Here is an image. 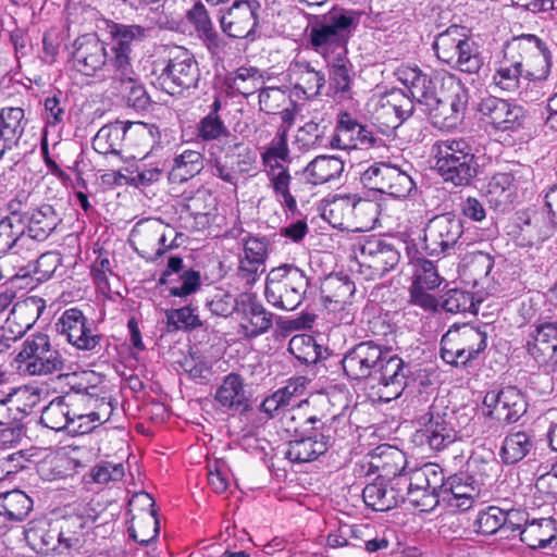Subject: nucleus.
Listing matches in <instances>:
<instances>
[{
	"instance_id": "obj_43",
	"label": "nucleus",
	"mask_w": 557,
	"mask_h": 557,
	"mask_svg": "<svg viewBox=\"0 0 557 557\" xmlns=\"http://www.w3.org/2000/svg\"><path fill=\"white\" fill-rule=\"evenodd\" d=\"M419 423L424 426L418 435L421 441L425 440L431 449L441 450L447 447L448 443L454 442V436L449 433H444V419L434 407H431L429 412L421 416Z\"/></svg>"
},
{
	"instance_id": "obj_44",
	"label": "nucleus",
	"mask_w": 557,
	"mask_h": 557,
	"mask_svg": "<svg viewBox=\"0 0 557 557\" xmlns=\"http://www.w3.org/2000/svg\"><path fill=\"white\" fill-rule=\"evenodd\" d=\"M532 223L542 240L552 237L557 232V185L546 191L542 211L527 221V224Z\"/></svg>"
},
{
	"instance_id": "obj_25",
	"label": "nucleus",
	"mask_w": 557,
	"mask_h": 557,
	"mask_svg": "<svg viewBox=\"0 0 557 557\" xmlns=\"http://www.w3.org/2000/svg\"><path fill=\"white\" fill-rule=\"evenodd\" d=\"M478 111L484 123L503 132L519 127L523 116L521 107L495 96L482 98Z\"/></svg>"
},
{
	"instance_id": "obj_57",
	"label": "nucleus",
	"mask_w": 557,
	"mask_h": 557,
	"mask_svg": "<svg viewBox=\"0 0 557 557\" xmlns=\"http://www.w3.org/2000/svg\"><path fill=\"white\" fill-rule=\"evenodd\" d=\"M77 467L79 462L70 455H53L40 463L39 472L49 480L61 479L71 475Z\"/></svg>"
},
{
	"instance_id": "obj_38",
	"label": "nucleus",
	"mask_w": 557,
	"mask_h": 557,
	"mask_svg": "<svg viewBox=\"0 0 557 557\" xmlns=\"http://www.w3.org/2000/svg\"><path fill=\"white\" fill-rule=\"evenodd\" d=\"M33 510L32 498L21 490L0 494V529L24 521Z\"/></svg>"
},
{
	"instance_id": "obj_62",
	"label": "nucleus",
	"mask_w": 557,
	"mask_h": 557,
	"mask_svg": "<svg viewBox=\"0 0 557 557\" xmlns=\"http://www.w3.org/2000/svg\"><path fill=\"white\" fill-rule=\"evenodd\" d=\"M288 127H281L269 147L262 153L264 164L274 165L277 161H287L289 159V148L287 144Z\"/></svg>"
},
{
	"instance_id": "obj_2",
	"label": "nucleus",
	"mask_w": 557,
	"mask_h": 557,
	"mask_svg": "<svg viewBox=\"0 0 557 557\" xmlns=\"http://www.w3.org/2000/svg\"><path fill=\"white\" fill-rule=\"evenodd\" d=\"M361 12L333 7L329 12L317 15L310 23L309 42L312 49L327 58L346 47L347 39L360 23Z\"/></svg>"
},
{
	"instance_id": "obj_8",
	"label": "nucleus",
	"mask_w": 557,
	"mask_h": 557,
	"mask_svg": "<svg viewBox=\"0 0 557 557\" xmlns=\"http://www.w3.org/2000/svg\"><path fill=\"white\" fill-rule=\"evenodd\" d=\"M440 91L429 108L434 125L444 129L457 127L465 117L469 92L465 84L451 73L437 77Z\"/></svg>"
},
{
	"instance_id": "obj_45",
	"label": "nucleus",
	"mask_w": 557,
	"mask_h": 557,
	"mask_svg": "<svg viewBox=\"0 0 557 557\" xmlns=\"http://www.w3.org/2000/svg\"><path fill=\"white\" fill-rule=\"evenodd\" d=\"M556 534V520L541 518L528 521L520 533V537L530 548L537 549L548 546L555 540Z\"/></svg>"
},
{
	"instance_id": "obj_5",
	"label": "nucleus",
	"mask_w": 557,
	"mask_h": 557,
	"mask_svg": "<svg viewBox=\"0 0 557 557\" xmlns=\"http://www.w3.org/2000/svg\"><path fill=\"white\" fill-rule=\"evenodd\" d=\"M309 284V278L301 269L284 263L268 273L264 296L273 307L293 311L301 305Z\"/></svg>"
},
{
	"instance_id": "obj_31",
	"label": "nucleus",
	"mask_w": 557,
	"mask_h": 557,
	"mask_svg": "<svg viewBox=\"0 0 557 557\" xmlns=\"http://www.w3.org/2000/svg\"><path fill=\"white\" fill-rule=\"evenodd\" d=\"M355 293L354 283L339 277L329 278L321 288V298L324 307L334 313H338V322L350 324L354 313L350 310L349 301Z\"/></svg>"
},
{
	"instance_id": "obj_4",
	"label": "nucleus",
	"mask_w": 557,
	"mask_h": 557,
	"mask_svg": "<svg viewBox=\"0 0 557 557\" xmlns=\"http://www.w3.org/2000/svg\"><path fill=\"white\" fill-rule=\"evenodd\" d=\"M436 59L458 71L476 74L483 66V58L465 27L451 25L437 34L432 44Z\"/></svg>"
},
{
	"instance_id": "obj_23",
	"label": "nucleus",
	"mask_w": 557,
	"mask_h": 557,
	"mask_svg": "<svg viewBox=\"0 0 557 557\" xmlns=\"http://www.w3.org/2000/svg\"><path fill=\"white\" fill-rule=\"evenodd\" d=\"M401 358L385 349L371 379L382 386L381 397L386 401L399 397L405 389L408 372Z\"/></svg>"
},
{
	"instance_id": "obj_16",
	"label": "nucleus",
	"mask_w": 557,
	"mask_h": 557,
	"mask_svg": "<svg viewBox=\"0 0 557 557\" xmlns=\"http://www.w3.org/2000/svg\"><path fill=\"white\" fill-rule=\"evenodd\" d=\"M73 66L86 76L102 78L117 77L114 66H110V54L104 42L91 35L78 37L74 42Z\"/></svg>"
},
{
	"instance_id": "obj_64",
	"label": "nucleus",
	"mask_w": 557,
	"mask_h": 557,
	"mask_svg": "<svg viewBox=\"0 0 557 557\" xmlns=\"http://www.w3.org/2000/svg\"><path fill=\"white\" fill-rule=\"evenodd\" d=\"M166 171V164L164 161L159 160L151 164L143 163L137 165L133 172L132 183L135 186L147 187L153 183L159 182Z\"/></svg>"
},
{
	"instance_id": "obj_55",
	"label": "nucleus",
	"mask_w": 557,
	"mask_h": 557,
	"mask_svg": "<svg viewBox=\"0 0 557 557\" xmlns=\"http://www.w3.org/2000/svg\"><path fill=\"white\" fill-rule=\"evenodd\" d=\"M112 79L119 81L122 85V91L125 95L128 106L136 110H145L150 104V98L144 87L137 79V76L132 67V74L128 77H113Z\"/></svg>"
},
{
	"instance_id": "obj_51",
	"label": "nucleus",
	"mask_w": 557,
	"mask_h": 557,
	"mask_svg": "<svg viewBox=\"0 0 557 557\" xmlns=\"http://www.w3.org/2000/svg\"><path fill=\"white\" fill-rule=\"evenodd\" d=\"M412 462L407 455H372L371 466L382 479L404 481Z\"/></svg>"
},
{
	"instance_id": "obj_14",
	"label": "nucleus",
	"mask_w": 557,
	"mask_h": 557,
	"mask_svg": "<svg viewBox=\"0 0 557 557\" xmlns=\"http://www.w3.org/2000/svg\"><path fill=\"white\" fill-rule=\"evenodd\" d=\"M368 112L383 133L400 126L412 113V99L401 89L373 95L367 103Z\"/></svg>"
},
{
	"instance_id": "obj_18",
	"label": "nucleus",
	"mask_w": 557,
	"mask_h": 557,
	"mask_svg": "<svg viewBox=\"0 0 557 557\" xmlns=\"http://www.w3.org/2000/svg\"><path fill=\"white\" fill-rule=\"evenodd\" d=\"M136 138L145 148L152 141V132L147 124L134 123L128 126L120 121L102 126L92 139V148L100 154L121 153L122 143Z\"/></svg>"
},
{
	"instance_id": "obj_50",
	"label": "nucleus",
	"mask_w": 557,
	"mask_h": 557,
	"mask_svg": "<svg viewBox=\"0 0 557 557\" xmlns=\"http://www.w3.org/2000/svg\"><path fill=\"white\" fill-rule=\"evenodd\" d=\"M346 210L352 212L351 230L364 232L375 226L380 214V203L352 195V207H346Z\"/></svg>"
},
{
	"instance_id": "obj_41",
	"label": "nucleus",
	"mask_w": 557,
	"mask_h": 557,
	"mask_svg": "<svg viewBox=\"0 0 557 557\" xmlns=\"http://www.w3.org/2000/svg\"><path fill=\"white\" fill-rule=\"evenodd\" d=\"M270 186L276 201L289 212L297 210V190L292 185V175L287 168L280 163L271 165L268 172Z\"/></svg>"
},
{
	"instance_id": "obj_1",
	"label": "nucleus",
	"mask_w": 557,
	"mask_h": 557,
	"mask_svg": "<svg viewBox=\"0 0 557 557\" xmlns=\"http://www.w3.org/2000/svg\"><path fill=\"white\" fill-rule=\"evenodd\" d=\"M552 67V54L546 45L533 34L513 37L495 65L492 84L499 91L515 94L523 81H545Z\"/></svg>"
},
{
	"instance_id": "obj_33",
	"label": "nucleus",
	"mask_w": 557,
	"mask_h": 557,
	"mask_svg": "<svg viewBox=\"0 0 557 557\" xmlns=\"http://www.w3.org/2000/svg\"><path fill=\"white\" fill-rule=\"evenodd\" d=\"M239 304L242 305L239 312L242 319L238 325V333L244 337H257L272 327L273 314L268 312L256 297L244 294L242 295V301Z\"/></svg>"
},
{
	"instance_id": "obj_36",
	"label": "nucleus",
	"mask_w": 557,
	"mask_h": 557,
	"mask_svg": "<svg viewBox=\"0 0 557 557\" xmlns=\"http://www.w3.org/2000/svg\"><path fill=\"white\" fill-rule=\"evenodd\" d=\"M26 222V232L37 243L46 240L62 222L60 213L52 205L41 203L22 213Z\"/></svg>"
},
{
	"instance_id": "obj_42",
	"label": "nucleus",
	"mask_w": 557,
	"mask_h": 557,
	"mask_svg": "<svg viewBox=\"0 0 557 557\" xmlns=\"http://www.w3.org/2000/svg\"><path fill=\"white\" fill-rule=\"evenodd\" d=\"M364 504L376 511H387L405 499L400 490L388 485L384 480L368 484L362 492Z\"/></svg>"
},
{
	"instance_id": "obj_7",
	"label": "nucleus",
	"mask_w": 557,
	"mask_h": 557,
	"mask_svg": "<svg viewBox=\"0 0 557 557\" xmlns=\"http://www.w3.org/2000/svg\"><path fill=\"white\" fill-rule=\"evenodd\" d=\"M184 238V234L161 220L147 219L135 224L131 231L129 244L139 257L156 262L165 252L178 248Z\"/></svg>"
},
{
	"instance_id": "obj_27",
	"label": "nucleus",
	"mask_w": 557,
	"mask_h": 557,
	"mask_svg": "<svg viewBox=\"0 0 557 557\" xmlns=\"http://www.w3.org/2000/svg\"><path fill=\"white\" fill-rule=\"evenodd\" d=\"M531 173L529 166H520L516 171L494 174L485 187L488 201L496 208L512 203L517 190L529 182Z\"/></svg>"
},
{
	"instance_id": "obj_61",
	"label": "nucleus",
	"mask_w": 557,
	"mask_h": 557,
	"mask_svg": "<svg viewBox=\"0 0 557 557\" xmlns=\"http://www.w3.org/2000/svg\"><path fill=\"white\" fill-rule=\"evenodd\" d=\"M227 146V152H230L231 157L236 158L232 163L238 175L249 173L256 169L257 153L253 149L236 139Z\"/></svg>"
},
{
	"instance_id": "obj_46",
	"label": "nucleus",
	"mask_w": 557,
	"mask_h": 557,
	"mask_svg": "<svg viewBox=\"0 0 557 557\" xmlns=\"http://www.w3.org/2000/svg\"><path fill=\"white\" fill-rule=\"evenodd\" d=\"M205 168L203 156L196 150H184L173 159L168 178L171 183L181 184L199 174Z\"/></svg>"
},
{
	"instance_id": "obj_56",
	"label": "nucleus",
	"mask_w": 557,
	"mask_h": 557,
	"mask_svg": "<svg viewBox=\"0 0 557 557\" xmlns=\"http://www.w3.org/2000/svg\"><path fill=\"white\" fill-rule=\"evenodd\" d=\"M25 540L33 550L45 554L54 545V535L45 521H32L25 530Z\"/></svg>"
},
{
	"instance_id": "obj_22",
	"label": "nucleus",
	"mask_w": 557,
	"mask_h": 557,
	"mask_svg": "<svg viewBox=\"0 0 557 557\" xmlns=\"http://www.w3.org/2000/svg\"><path fill=\"white\" fill-rule=\"evenodd\" d=\"M261 4L258 0H236L221 16L222 30L232 38L253 36L259 24Z\"/></svg>"
},
{
	"instance_id": "obj_11",
	"label": "nucleus",
	"mask_w": 557,
	"mask_h": 557,
	"mask_svg": "<svg viewBox=\"0 0 557 557\" xmlns=\"http://www.w3.org/2000/svg\"><path fill=\"white\" fill-rule=\"evenodd\" d=\"M359 273L368 281L383 277L399 262L398 250L388 242L368 236L356 244Z\"/></svg>"
},
{
	"instance_id": "obj_48",
	"label": "nucleus",
	"mask_w": 557,
	"mask_h": 557,
	"mask_svg": "<svg viewBox=\"0 0 557 557\" xmlns=\"http://www.w3.org/2000/svg\"><path fill=\"white\" fill-rule=\"evenodd\" d=\"M186 17L188 22L193 24L198 36L203 40L209 50L219 48L218 32L214 29L209 13L201 1H197L193 4L186 12Z\"/></svg>"
},
{
	"instance_id": "obj_3",
	"label": "nucleus",
	"mask_w": 557,
	"mask_h": 557,
	"mask_svg": "<svg viewBox=\"0 0 557 557\" xmlns=\"http://www.w3.org/2000/svg\"><path fill=\"white\" fill-rule=\"evenodd\" d=\"M432 153L440 176L454 186H468L478 174L472 146L462 138L434 143Z\"/></svg>"
},
{
	"instance_id": "obj_58",
	"label": "nucleus",
	"mask_w": 557,
	"mask_h": 557,
	"mask_svg": "<svg viewBox=\"0 0 557 557\" xmlns=\"http://www.w3.org/2000/svg\"><path fill=\"white\" fill-rule=\"evenodd\" d=\"M410 263L413 268V286L435 289L441 285L442 278L432 261L424 258H416Z\"/></svg>"
},
{
	"instance_id": "obj_63",
	"label": "nucleus",
	"mask_w": 557,
	"mask_h": 557,
	"mask_svg": "<svg viewBox=\"0 0 557 557\" xmlns=\"http://www.w3.org/2000/svg\"><path fill=\"white\" fill-rule=\"evenodd\" d=\"M22 259L28 262V268L33 267V272L39 275V280L49 278L61 264V257L58 252L54 251H47L40 253V251L38 250V253L34 259Z\"/></svg>"
},
{
	"instance_id": "obj_39",
	"label": "nucleus",
	"mask_w": 557,
	"mask_h": 557,
	"mask_svg": "<svg viewBox=\"0 0 557 557\" xmlns=\"http://www.w3.org/2000/svg\"><path fill=\"white\" fill-rule=\"evenodd\" d=\"M27 121L20 107H5L0 110V149H12L24 134Z\"/></svg>"
},
{
	"instance_id": "obj_24",
	"label": "nucleus",
	"mask_w": 557,
	"mask_h": 557,
	"mask_svg": "<svg viewBox=\"0 0 557 557\" xmlns=\"http://www.w3.org/2000/svg\"><path fill=\"white\" fill-rule=\"evenodd\" d=\"M384 351L382 346L372 341L357 344L342 361L345 374L352 380L371 379Z\"/></svg>"
},
{
	"instance_id": "obj_29",
	"label": "nucleus",
	"mask_w": 557,
	"mask_h": 557,
	"mask_svg": "<svg viewBox=\"0 0 557 557\" xmlns=\"http://www.w3.org/2000/svg\"><path fill=\"white\" fill-rule=\"evenodd\" d=\"M213 399L218 409L231 416L247 412L251 408L245 380L237 373H230L223 377Z\"/></svg>"
},
{
	"instance_id": "obj_32",
	"label": "nucleus",
	"mask_w": 557,
	"mask_h": 557,
	"mask_svg": "<svg viewBox=\"0 0 557 557\" xmlns=\"http://www.w3.org/2000/svg\"><path fill=\"white\" fill-rule=\"evenodd\" d=\"M375 141V136L367 126L360 124L349 113L344 112L338 115L335 133L330 140V145L332 148L352 149L359 145L373 146Z\"/></svg>"
},
{
	"instance_id": "obj_17",
	"label": "nucleus",
	"mask_w": 557,
	"mask_h": 557,
	"mask_svg": "<svg viewBox=\"0 0 557 557\" xmlns=\"http://www.w3.org/2000/svg\"><path fill=\"white\" fill-rule=\"evenodd\" d=\"M55 329L78 350L98 352L100 349L101 334L94 322L77 308L66 309L55 323Z\"/></svg>"
},
{
	"instance_id": "obj_13",
	"label": "nucleus",
	"mask_w": 557,
	"mask_h": 557,
	"mask_svg": "<svg viewBox=\"0 0 557 557\" xmlns=\"http://www.w3.org/2000/svg\"><path fill=\"white\" fill-rule=\"evenodd\" d=\"M24 363V370L30 375H48L61 372L64 360L61 354L51 347L49 336L44 333L29 335L16 356Z\"/></svg>"
},
{
	"instance_id": "obj_52",
	"label": "nucleus",
	"mask_w": 557,
	"mask_h": 557,
	"mask_svg": "<svg viewBox=\"0 0 557 557\" xmlns=\"http://www.w3.org/2000/svg\"><path fill=\"white\" fill-rule=\"evenodd\" d=\"M186 208L199 223L207 224L216 210V199L210 189L201 187L187 200Z\"/></svg>"
},
{
	"instance_id": "obj_47",
	"label": "nucleus",
	"mask_w": 557,
	"mask_h": 557,
	"mask_svg": "<svg viewBox=\"0 0 557 557\" xmlns=\"http://www.w3.org/2000/svg\"><path fill=\"white\" fill-rule=\"evenodd\" d=\"M324 59L330 66V77L336 92L346 97L351 85V64L347 58V48L339 47L338 52L327 54V58Z\"/></svg>"
},
{
	"instance_id": "obj_40",
	"label": "nucleus",
	"mask_w": 557,
	"mask_h": 557,
	"mask_svg": "<svg viewBox=\"0 0 557 557\" xmlns=\"http://www.w3.org/2000/svg\"><path fill=\"white\" fill-rule=\"evenodd\" d=\"M344 161L335 156H318L302 171L304 178L311 185H322L341 177Z\"/></svg>"
},
{
	"instance_id": "obj_10",
	"label": "nucleus",
	"mask_w": 557,
	"mask_h": 557,
	"mask_svg": "<svg viewBox=\"0 0 557 557\" xmlns=\"http://www.w3.org/2000/svg\"><path fill=\"white\" fill-rule=\"evenodd\" d=\"M485 332L470 325L449 329L441 339V357L451 366H466L486 348Z\"/></svg>"
},
{
	"instance_id": "obj_28",
	"label": "nucleus",
	"mask_w": 557,
	"mask_h": 557,
	"mask_svg": "<svg viewBox=\"0 0 557 557\" xmlns=\"http://www.w3.org/2000/svg\"><path fill=\"white\" fill-rule=\"evenodd\" d=\"M268 259V242L264 238L244 239L243 251L238 257L237 277L247 286H252L264 271Z\"/></svg>"
},
{
	"instance_id": "obj_30",
	"label": "nucleus",
	"mask_w": 557,
	"mask_h": 557,
	"mask_svg": "<svg viewBox=\"0 0 557 557\" xmlns=\"http://www.w3.org/2000/svg\"><path fill=\"white\" fill-rule=\"evenodd\" d=\"M287 79L298 99L318 96L325 84V75L306 60H295L287 69Z\"/></svg>"
},
{
	"instance_id": "obj_6",
	"label": "nucleus",
	"mask_w": 557,
	"mask_h": 557,
	"mask_svg": "<svg viewBox=\"0 0 557 557\" xmlns=\"http://www.w3.org/2000/svg\"><path fill=\"white\" fill-rule=\"evenodd\" d=\"M417 174L413 166L407 162L403 164L373 162L360 171V182L369 189L395 198H406L417 191L414 178Z\"/></svg>"
},
{
	"instance_id": "obj_59",
	"label": "nucleus",
	"mask_w": 557,
	"mask_h": 557,
	"mask_svg": "<svg viewBox=\"0 0 557 557\" xmlns=\"http://www.w3.org/2000/svg\"><path fill=\"white\" fill-rule=\"evenodd\" d=\"M346 207H352V195L339 197L329 205L324 210V216L329 222L341 228H351L352 212L346 210Z\"/></svg>"
},
{
	"instance_id": "obj_53",
	"label": "nucleus",
	"mask_w": 557,
	"mask_h": 557,
	"mask_svg": "<svg viewBox=\"0 0 557 557\" xmlns=\"http://www.w3.org/2000/svg\"><path fill=\"white\" fill-rule=\"evenodd\" d=\"M197 136L202 140H219L230 145L236 137L233 136L221 116H203L197 124Z\"/></svg>"
},
{
	"instance_id": "obj_20",
	"label": "nucleus",
	"mask_w": 557,
	"mask_h": 557,
	"mask_svg": "<svg viewBox=\"0 0 557 557\" xmlns=\"http://www.w3.org/2000/svg\"><path fill=\"white\" fill-rule=\"evenodd\" d=\"M8 252L30 259L38 253L37 243L27 235L24 215L17 211L0 220V255Z\"/></svg>"
},
{
	"instance_id": "obj_35",
	"label": "nucleus",
	"mask_w": 557,
	"mask_h": 557,
	"mask_svg": "<svg viewBox=\"0 0 557 557\" xmlns=\"http://www.w3.org/2000/svg\"><path fill=\"white\" fill-rule=\"evenodd\" d=\"M136 504L141 505L144 509L139 516L133 518L128 531L136 542L147 545L157 537L159 532L158 520L153 509L154 500L148 493H138L129 500L132 508Z\"/></svg>"
},
{
	"instance_id": "obj_19",
	"label": "nucleus",
	"mask_w": 557,
	"mask_h": 557,
	"mask_svg": "<svg viewBox=\"0 0 557 557\" xmlns=\"http://www.w3.org/2000/svg\"><path fill=\"white\" fill-rule=\"evenodd\" d=\"M525 348L539 364L557 371V321L540 320L529 325Z\"/></svg>"
},
{
	"instance_id": "obj_26",
	"label": "nucleus",
	"mask_w": 557,
	"mask_h": 557,
	"mask_svg": "<svg viewBox=\"0 0 557 557\" xmlns=\"http://www.w3.org/2000/svg\"><path fill=\"white\" fill-rule=\"evenodd\" d=\"M443 72L429 76L418 65L403 64L395 71V76L399 83L409 89L412 101L416 100L422 104H431L440 91V82L437 77Z\"/></svg>"
},
{
	"instance_id": "obj_49",
	"label": "nucleus",
	"mask_w": 557,
	"mask_h": 557,
	"mask_svg": "<svg viewBox=\"0 0 557 557\" xmlns=\"http://www.w3.org/2000/svg\"><path fill=\"white\" fill-rule=\"evenodd\" d=\"M444 480V473L441 467L434 462L419 465L413 461L407 470L404 482H408V487L414 488H440Z\"/></svg>"
},
{
	"instance_id": "obj_37",
	"label": "nucleus",
	"mask_w": 557,
	"mask_h": 557,
	"mask_svg": "<svg viewBox=\"0 0 557 557\" xmlns=\"http://www.w3.org/2000/svg\"><path fill=\"white\" fill-rule=\"evenodd\" d=\"M442 502L450 509L468 510L472 507L478 490L459 475L450 476L441 485Z\"/></svg>"
},
{
	"instance_id": "obj_60",
	"label": "nucleus",
	"mask_w": 557,
	"mask_h": 557,
	"mask_svg": "<svg viewBox=\"0 0 557 557\" xmlns=\"http://www.w3.org/2000/svg\"><path fill=\"white\" fill-rule=\"evenodd\" d=\"M406 496L408 503L421 512L432 511L442 502L440 488L408 487Z\"/></svg>"
},
{
	"instance_id": "obj_54",
	"label": "nucleus",
	"mask_w": 557,
	"mask_h": 557,
	"mask_svg": "<svg viewBox=\"0 0 557 557\" xmlns=\"http://www.w3.org/2000/svg\"><path fill=\"white\" fill-rule=\"evenodd\" d=\"M297 388L295 383L278 388L260 404V411L267 413L269 418L282 414L284 409L295 401Z\"/></svg>"
},
{
	"instance_id": "obj_34",
	"label": "nucleus",
	"mask_w": 557,
	"mask_h": 557,
	"mask_svg": "<svg viewBox=\"0 0 557 557\" xmlns=\"http://www.w3.org/2000/svg\"><path fill=\"white\" fill-rule=\"evenodd\" d=\"M87 417H97V413L83 414L73 412L65 397H57L44 409L40 422L48 429L54 431L65 430L72 434H84L86 430H82V424L75 425V419L82 420Z\"/></svg>"
},
{
	"instance_id": "obj_15",
	"label": "nucleus",
	"mask_w": 557,
	"mask_h": 557,
	"mask_svg": "<svg viewBox=\"0 0 557 557\" xmlns=\"http://www.w3.org/2000/svg\"><path fill=\"white\" fill-rule=\"evenodd\" d=\"M149 32L150 28L137 24L112 23L109 25L111 36L109 64L115 67L117 77H128L132 74L133 48L143 42Z\"/></svg>"
},
{
	"instance_id": "obj_12",
	"label": "nucleus",
	"mask_w": 557,
	"mask_h": 557,
	"mask_svg": "<svg viewBox=\"0 0 557 557\" xmlns=\"http://www.w3.org/2000/svg\"><path fill=\"white\" fill-rule=\"evenodd\" d=\"M463 221L447 212L433 216L424 227L423 249L430 256L449 255L463 245Z\"/></svg>"
},
{
	"instance_id": "obj_9",
	"label": "nucleus",
	"mask_w": 557,
	"mask_h": 557,
	"mask_svg": "<svg viewBox=\"0 0 557 557\" xmlns=\"http://www.w3.org/2000/svg\"><path fill=\"white\" fill-rule=\"evenodd\" d=\"M201 71L195 55L184 47H173L158 76L161 87L170 95H183L198 87Z\"/></svg>"
},
{
	"instance_id": "obj_21",
	"label": "nucleus",
	"mask_w": 557,
	"mask_h": 557,
	"mask_svg": "<svg viewBox=\"0 0 557 557\" xmlns=\"http://www.w3.org/2000/svg\"><path fill=\"white\" fill-rule=\"evenodd\" d=\"M525 411L524 396L513 386H507L499 392H488L483 399V414L502 423L516 422Z\"/></svg>"
}]
</instances>
